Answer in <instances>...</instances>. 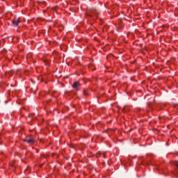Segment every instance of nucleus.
Segmentation results:
<instances>
[{
	"label": "nucleus",
	"mask_w": 178,
	"mask_h": 178,
	"mask_svg": "<svg viewBox=\"0 0 178 178\" xmlns=\"http://www.w3.org/2000/svg\"><path fill=\"white\" fill-rule=\"evenodd\" d=\"M97 15L98 13L95 10H90L89 13H88V16H89V17H97Z\"/></svg>",
	"instance_id": "nucleus-1"
},
{
	"label": "nucleus",
	"mask_w": 178,
	"mask_h": 178,
	"mask_svg": "<svg viewBox=\"0 0 178 178\" xmlns=\"http://www.w3.org/2000/svg\"><path fill=\"white\" fill-rule=\"evenodd\" d=\"M24 141L28 143V144H33L35 140L34 138H31V136H28L26 139H24Z\"/></svg>",
	"instance_id": "nucleus-2"
},
{
	"label": "nucleus",
	"mask_w": 178,
	"mask_h": 178,
	"mask_svg": "<svg viewBox=\"0 0 178 178\" xmlns=\"http://www.w3.org/2000/svg\"><path fill=\"white\" fill-rule=\"evenodd\" d=\"M72 87L74 90H79L80 88V83L79 82H74L72 85Z\"/></svg>",
	"instance_id": "nucleus-3"
},
{
	"label": "nucleus",
	"mask_w": 178,
	"mask_h": 178,
	"mask_svg": "<svg viewBox=\"0 0 178 178\" xmlns=\"http://www.w3.org/2000/svg\"><path fill=\"white\" fill-rule=\"evenodd\" d=\"M19 23H20V22L19 20L17 21H13V24L15 26H19Z\"/></svg>",
	"instance_id": "nucleus-4"
},
{
	"label": "nucleus",
	"mask_w": 178,
	"mask_h": 178,
	"mask_svg": "<svg viewBox=\"0 0 178 178\" xmlns=\"http://www.w3.org/2000/svg\"><path fill=\"white\" fill-rule=\"evenodd\" d=\"M44 65H46V66H48V65H49V61H48V60H44Z\"/></svg>",
	"instance_id": "nucleus-5"
},
{
	"label": "nucleus",
	"mask_w": 178,
	"mask_h": 178,
	"mask_svg": "<svg viewBox=\"0 0 178 178\" xmlns=\"http://www.w3.org/2000/svg\"><path fill=\"white\" fill-rule=\"evenodd\" d=\"M104 158H105V154H103Z\"/></svg>",
	"instance_id": "nucleus-6"
}]
</instances>
